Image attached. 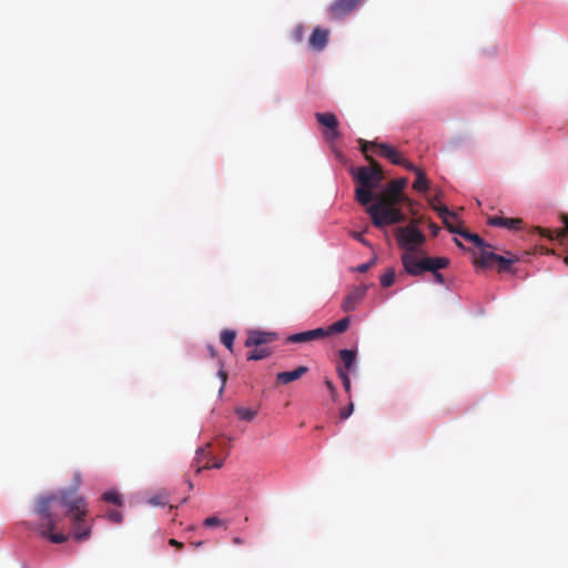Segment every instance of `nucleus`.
<instances>
[{
  "instance_id": "obj_27",
  "label": "nucleus",
  "mask_w": 568,
  "mask_h": 568,
  "mask_svg": "<svg viewBox=\"0 0 568 568\" xmlns=\"http://www.w3.org/2000/svg\"><path fill=\"white\" fill-rule=\"evenodd\" d=\"M235 413L239 416V418L246 420V422L253 420L257 414L256 410L244 408V407H237L235 409Z\"/></svg>"
},
{
  "instance_id": "obj_3",
  "label": "nucleus",
  "mask_w": 568,
  "mask_h": 568,
  "mask_svg": "<svg viewBox=\"0 0 568 568\" xmlns=\"http://www.w3.org/2000/svg\"><path fill=\"white\" fill-rule=\"evenodd\" d=\"M400 260L404 271L412 276H419L426 271L446 268L449 265V260L447 257L426 256L418 258L416 256V252H404Z\"/></svg>"
},
{
  "instance_id": "obj_12",
  "label": "nucleus",
  "mask_w": 568,
  "mask_h": 568,
  "mask_svg": "<svg viewBox=\"0 0 568 568\" xmlns=\"http://www.w3.org/2000/svg\"><path fill=\"white\" fill-rule=\"evenodd\" d=\"M274 333L261 332V331H252L248 333L247 339L245 341L246 347L260 346L267 343H271L275 339Z\"/></svg>"
},
{
  "instance_id": "obj_13",
  "label": "nucleus",
  "mask_w": 568,
  "mask_h": 568,
  "mask_svg": "<svg viewBox=\"0 0 568 568\" xmlns=\"http://www.w3.org/2000/svg\"><path fill=\"white\" fill-rule=\"evenodd\" d=\"M487 223L490 226L519 230L523 225V220L518 217L490 216Z\"/></svg>"
},
{
  "instance_id": "obj_23",
  "label": "nucleus",
  "mask_w": 568,
  "mask_h": 568,
  "mask_svg": "<svg viewBox=\"0 0 568 568\" xmlns=\"http://www.w3.org/2000/svg\"><path fill=\"white\" fill-rule=\"evenodd\" d=\"M430 205L433 207V210H435L438 215L442 217L444 224H447V221H449L448 219L449 217H455V213L454 212H450L447 206L445 205H436L434 200H430Z\"/></svg>"
},
{
  "instance_id": "obj_39",
  "label": "nucleus",
  "mask_w": 568,
  "mask_h": 568,
  "mask_svg": "<svg viewBox=\"0 0 568 568\" xmlns=\"http://www.w3.org/2000/svg\"><path fill=\"white\" fill-rule=\"evenodd\" d=\"M438 271L439 270L429 271V272L433 274L434 280H435L436 283L444 285L445 284V278H444V276Z\"/></svg>"
},
{
  "instance_id": "obj_47",
  "label": "nucleus",
  "mask_w": 568,
  "mask_h": 568,
  "mask_svg": "<svg viewBox=\"0 0 568 568\" xmlns=\"http://www.w3.org/2000/svg\"><path fill=\"white\" fill-rule=\"evenodd\" d=\"M564 262L566 265H568V253H567V256L564 258Z\"/></svg>"
},
{
  "instance_id": "obj_14",
  "label": "nucleus",
  "mask_w": 568,
  "mask_h": 568,
  "mask_svg": "<svg viewBox=\"0 0 568 568\" xmlns=\"http://www.w3.org/2000/svg\"><path fill=\"white\" fill-rule=\"evenodd\" d=\"M562 222L565 224L564 229H558L556 231H551L548 229L537 226L536 232H538L541 236L547 237L550 241L557 240L559 242H562L566 239V236L568 235V215L562 216Z\"/></svg>"
},
{
  "instance_id": "obj_42",
  "label": "nucleus",
  "mask_w": 568,
  "mask_h": 568,
  "mask_svg": "<svg viewBox=\"0 0 568 568\" xmlns=\"http://www.w3.org/2000/svg\"><path fill=\"white\" fill-rule=\"evenodd\" d=\"M429 229H430V231H432L434 236L438 235L439 230H440L439 226L436 223H434V222L429 223Z\"/></svg>"
},
{
  "instance_id": "obj_32",
  "label": "nucleus",
  "mask_w": 568,
  "mask_h": 568,
  "mask_svg": "<svg viewBox=\"0 0 568 568\" xmlns=\"http://www.w3.org/2000/svg\"><path fill=\"white\" fill-rule=\"evenodd\" d=\"M149 503L153 506H165L168 504V498L165 495H156L150 498Z\"/></svg>"
},
{
  "instance_id": "obj_19",
  "label": "nucleus",
  "mask_w": 568,
  "mask_h": 568,
  "mask_svg": "<svg viewBox=\"0 0 568 568\" xmlns=\"http://www.w3.org/2000/svg\"><path fill=\"white\" fill-rule=\"evenodd\" d=\"M339 358L343 363V369L345 372H348L351 371L354 365H355V361H356V353L354 351H351V349H341L339 353Z\"/></svg>"
},
{
  "instance_id": "obj_43",
  "label": "nucleus",
  "mask_w": 568,
  "mask_h": 568,
  "mask_svg": "<svg viewBox=\"0 0 568 568\" xmlns=\"http://www.w3.org/2000/svg\"><path fill=\"white\" fill-rule=\"evenodd\" d=\"M169 545L173 546V547H175L178 549H182L183 548V544L181 541L176 540V539H173V538L169 540Z\"/></svg>"
},
{
  "instance_id": "obj_26",
  "label": "nucleus",
  "mask_w": 568,
  "mask_h": 568,
  "mask_svg": "<svg viewBox=\"0 0 568 568\" xmlns=\"http://www.w3.org/2000/svg\"><path fill=\"white\" fill-rule=\"evenodd\" d=\"M358 144H359V149L361 151L364 153V155H369L368 152L371 150H377L379 151V145L381 143H377V142H372V141H366L364 139H358Z\"/></svg>"
},
{
  "instance_id": "obj_24",
  "label": "nucleus",
  "mask_w": 568,
  "mask_h": 568,
  "mask_svg": "<svg viewBox=\"0 0 568 568\" xmlns=\"http://www.w3.org/2000/svg\"><path fill=\"white\" fill-rule=\"evenodd\" d=\"M236 333L234 331L225 329L221 333V343L232 352Z\"/></svg>"
},
{
  "instance_id": "obj_41",
  "label": "nucleus",
  "mask_w": 568,
  "mask_h": 568,
  "mask_svg": "<svg viewBox=\"0 0 568 568\" xmlns=\"http://www.w3.org/2000/svg\"><path fill=\"white\" fill-rule=\"evenodd\" d=\"M353 237H354L356 241L361 242L362 244H364V245H366V246H369V243H368V241H366V240H365V237L363 236V233H361V232H354V233H353Z\"/></svg>"
},
{
  "instance_id": "obj_20",
  "label": "nucleus",
  "mask_w": 568,
  "mask_h": 568,
  "mask_svg": "<svg viewBox=\"0 0 568 568\" xmlns=\"http://www.w3.org/2000/svg\"><path fill=\"white\" fill-rule=\"evenodd\" d=\"M460 236L467 241L473 242L480 250L479 253L483 250H488L491 247L490 244H487L478 234L471 233L467 230L463 231V233H460Z\"/></svg>"
},
{
  "instance_id": "obj_11",
  "label": "nucleus",
  "mask_w": 568,
  "mask_h": 568,
  "mask_svg": "<svg viewBox=\"0 0 568 568\" xmlns=\"http://www.w3.org/2000/svg\"><path fill=\"white\" fill-rule=\"evenodd\" d=\"M315 118L318 121V123H321L322 125L326 126L329 130L328 138L335 139L338 136V131H337L338 121H337V118L335 116V114H333L331 112H325V113L317 112L315 114Z\"/></svg>"
},
{
  "instance_id": "obj_28",
  "label": "nucleus",
  "mask_w": 568,
  "mask_h": 568,
  "mask_svg": "<svg viewBox=\"0 0 568 568\" xmlns=\"http://www.w3.org/2000/svg\"><path fill=\"white\" fill-rule=\"evenodd\" d=\"M395 282V271L394 268H388L382 276H381V285L383 287H389Z\"/></svg>"
},
{
  "instance_id": "obj_8",
  "label": "nucleus",
  "mask_w": 568,
  "mask_h": 568,
  "mask_svg": "<svg viewBox=\"0 0 568 568\" xmlns=\"http://www.w3.org/2000/svg\"><path fill=\"white\" fill-rule=\"evenodd\" d=\"M364 0H335L327 9L329 19L339 20L353 12Z\"/></svg>"
},
{
  "instance_id": "obj_5",
  "label": "nucleus",
  "mask_w": 568,
  "mask_h": 568,
  "mask_svg": "<svg viewBox=\"0 0 568 568\" xmlns=\"http://www.w3.org/2000/svg\"><path fill=\"white\" fill-rule=\"evenodd\" d=\"M407 184L406 178L392 180L384 192L379 194L375 203L385 205H398L399 203L412 204V201L403 193Z\"/></svg>"
},
{
  "instance_id": "obj_35",
  "label": "nucleus",
  "mask_w": 568,
  "mask_h": 568,
  "mask_svg": "<svg viewBox=\"0 0 568 568\" xmlns=\"http://www.w3.org/2000/svg\"><path fill=\"white\" fill-rule=\"evenodd\" d=\"M325 385L331 394L332 399L336 400L337 389H336L335 385L333 384V382L329 379H326Z\"/></svg>"
},
{
  "instance_id": "obj_48",
  "label": "nucleus",
  "mask_w": 568,
  "mask_h": 568,
  "mask_svg": "<svg viewBox=\"0 0 568 568\" xmlns=\"http://www.w3.org/2000/svg\"><path fill=\"white\" fill-rule=\"evenodd\" d=\"M455 242L458 246H462V243L457 239H455Z\"/></svg>"
},
{
  "instance_id": "obj_6",
  "label": "nucleus",
  "mask_w": 568,
  "mask_h": 568,
  "mask_svg": "<svg viewBox=\"0 0 568 568\" xmlns=\"http://www.w3.org/2000/svg\"><path fill=\"white\" fill-rule=\"evenodd\" d=\"M395 239L404 252H416L417 246L425 243V235L413 224L395 230Z\"/></svg>"
},
{
  "instance_id": "obj_37",
  "label": "nucleus",
  "mask_w": 568,
  "mask_h": 568,
  "mask_svg": "<svg viewBox=\"0 0 568 568\" xmlns=\"http://www.w3.org/2000/svg\"><path fill=\"white\" fill-rule=\"evenodd\" d=\"M446 227L448 229V231L450 233H455V234H459L463 233V231H466L465 229L460 227V226H455L454 224H452L449 221H447V224H445Z\"/></svg>"
},
{
  "instance_id": "obj_29",
  "label": "nucleus",
  "mask_w": 568,
  "mask_h": 568,
  "mask_svg": "<svg viewBox=\"0 0 568 568\" xmlns=\"http://www.w3.org/2000/svg\"><path fill=\"white\" fill-rule=\"evenodd\" d=\"M203 526L206 527V528L222 527V526L224 527V529L227 528V526L225 525L224 520H222L217 516H211V517H207L206 519H204Z\"/></svg>"
},
{
  "instance_id": "obj_33",
  "label": "nucleus",
  "mask_w": 568,
  "mask_h": 568,
  "mask_svg": "<svg viewBox=\"0 0 568 568\" xmlns=\"http://www.w3.org/2000/svg\"><path fill=\"white\" fill-rule=\"evenodd\" d=\"M106 517L109 518L110 521L114 524H120L123 520L122 514L114 509L108 511Z\"/></svg>"
},
{
  "instance_id": "obj_44",
  "label": "nucleus",
  "mask_w": 568,
  "mask_h": 568,
  "mask_svg": "<svg viewBox=\"0 0 568 568\" xmlns=\"http://www.w3.org/2000/svg\"><path fill=\"white\" fill-rule=\"evenodd\" d=\"M219 375H220V377H221V379H222V386H221V389H220V392H222V390H223V388H224V385H225V383H226V378H227V376H226V373H225V372H223V371H220V372H219Z\"/></svg>"
},
{
  "instance_id": "obj_9",
  "label": "nucleus",
  "mask_w": 568,
  "mask_h": 568,
  "mask_svg": "<svg viewBox=\"0 0 568 568\" xmlns=\"http://www.w3.org/2000/svg\"><path fill=\"white\" fill-rule=\"evenodd\" d=\"M367 290H368V285H359V286H355L353 287L348 294L345 296L343 303H342V308L345 311V312H352L356 308V306L358 305V303L364 298V296L366 295L367 293Z\"/></svg>"
},
{
  "instance_id": "obj_25",
  "label": "nucleus",
  "mask_w": 568,
  "mask_h": 568,
  "mask_svg": "<svg viewBox=\"0 0 568 568\" xmlns=\"http://www.w3.org/2000/svg\"><path fill=\"white\" fill-rule=\"evenodd\" d=\"M270 355H271V351L267 347L255 348L247 355V359L248 361H260V359L268 357Z\"/></svg>"
},
{
  "instance_id": "obj_34",
  "label": "nucleus",
  "mask_w": 568,
  "mask_h": 568,
  "mask_svg": "<svg viewBox=\"0 0 568 568\" xmlns=\"http://www.w3.org/2000/svg\"><path fill=\"white\" fill-rule=\"evenodd\" d=\"M354 412V404L351 402L346 407L339 410V418L342 420L347 419Z\"/></svg>"
},
{
  "instance_id": "obj_30",
  "label": "nucleus",
  "mask_w": 568,
  "mask_h": 568,
  "mask_svg": "<svg viewBox=\"0 0 568 568\" xmlns=\"http://www.w3.org/2000/svg\"><path fill=\"white\" fill-rule=\"evenodd\" d=\"M102 499L106 503H112L119 506L122 504L121 496L114 490L105 491L102 496Z\"/></svg>"
},
{
  "instance_id": "obj_15",
  "label": "nucleus",
  "mask_w": 568,
  "mask_h": 568,
  "mask_svg": "<svg viewBox=\"0 0 568 568\" xmlns=\"http://www.w3.org/2000/svg\"><path fill=\"white\" fill-rule=\"evenodd\" d=\"M210 447V444H207L205 447H201L196 450V455L191 464V467L195 469L196 474H200L202 469H206L204 467V464L209 459H214L212 454L207 450Z\"/></svg>"
},
{
  "instance_id": "obj_16",
  "label": "nucleus",
  "mask_w": 568,
  "mask_h": 568,
  "mask_svg": "<svg viewBox=\"0 0 568 568\" xmlns=\"http://www.w3.org/2000/svg\"><path fill=\"white\" fill-rule=\"evenodd\" d=\"M308 368L306 366H298L294 371L291 372H281L276 375L277 383L280 384H288L298 378H301L304 374H306Z\"/></svg>"
},
{
  "instance_id": "obj_36",
  "label": "nucleus",
  "mask_w": 568,
  "mask_h": 568,
  "mask_svg": "<svg viewBox=\"0 0 568 568\" xmlns=\"http://www.w3.org/2000/svg\"><path fill=\"white\" fill-rule=\"evenodd\" d=\"M222 466H223V460H215V462H213V459H209L204 464L205 468H216V469H220Z\"/></svg>"
},
{
  "instance_id": "obj_1",
  "label": "nucleus",
  "mask_w": 568,
  "mask_h": 568,
  "mask_svg": "<svg viewBox=\"0 0 568 568\" xmlns=\"http://www.w3.org/2000/svg\"><path fill=\"white\" fill-rule=\"evenodd\" d=\"M32 511L37 519L28 523V527L53 544H62L69 539L68 535L54 531L67 515L70 516L77 541L87 540L91 535L92 526L85 524L88 503L75 489H61L37 497Z\"/></svg>"
},
{
  "instance_id": "obj_18",
  "label": "nucleus",
  "mask_w": 568,
  "mask_h": 568,
  "mask_svg": "<svg viewBox=\"0 0 568 568\" xmlns=\"http://www.w3.org/2000/svg\"><path fill=\"white\" fill-rule=\"evenodd\" d=\"M327 40H328V32L326 30L316 28V29H314V31L310 38V44L317 50H322L325 48Z\"/></svg>"
},
{
  "instance_id": "obj_22",
  "label": "nucleus",
  "mask_w": 568,
  "mask_h": 568,
  "mask_svg": "<svg viewBox=\"0 0 568 568\" xmlns=\"http://www.w3.org/2000/svg\"><path fill=\"white\" fill-rule=\"evenodd\" d=\"M413 187L414 190H416L417 192H426L429 187V181L428 179L426 178L424 171H417L416 173V179L413 183Z\"/></svg>"
},
{
  "instance_id": "obj_7",
  "label": "nucleus",
  "mask_w": 568,
  "mask_h": 568,
  "mask_svg": "<svg viewBox=\"0 0 568 568\" xmlns=\"http://www.w3.org/2000/svg\"><path fill=\"white\" fill-rule=\"evenodd\" d=\"M507 255L506 257L490 252L489 250H483L475 260V264L480 267H490L496 263L498 272H511L513 264L518 262L519 258L510 252H507Z\"/></svg>"
},
{
  "instance_id": "obj_31",
  "label": "nucleus",
  "mask_w": 568,
  "mask_h": 568,
  "mask_svg": "<svg viewBox=\"0 0 568 568\" xmlns=\"http://www.w3.org/2000/svg\"><path fill=\"white\" fill-rule=\"evenodd\" d=\"M337 374L339 376V378L342 379V383H343V386H344V389L346 393H349L351 392V381H349V377H348V374L347 372H345L341 366L337 367Z\"/></svg>"
},
{
  "instance_id": "obj_45",
  "label": "nucleus",
  "mask_w": 568,
  "mask_h": 568,
  "mask_svg": "<svg viewBox=\"0 0 568 568\" xmlns=\"http://www.w3.org/2000/svg\"><path fill=\"white\" fill-rule=\"evenodd\" d=\"M233 542H234V544H236V545H240V544H242V539H241V538H239V537H235V538L233 539Z\"/></svg>"
},
{
  "instance_id": "obj_10",
  "label": "nucleus",
  "mask_w": 568,
  "mask_h": 568,
  "mask_svg": "<svg viewBox=\"0 0 568 568\" xmlns=\"http://www.w3.org/2000/svg\"><path fill=\"white\" fill-rule=\"evenodd\" d=\"M326 337V332H324V327H318L311 331L300 332L295 334H291L286 338V343L291 344H300V343H310L316 339H322Z\"/></svg>"
},
{
  "instance_id": "obj_38",
  "label": "nucleus",
  "mask_w": 568,
  "mask_h": 568,
  "mask_svg": "<svg viewBox=\"0 0 568 568\" xmlns=\"http://www.w3.org/2000/svg\"><path fill=\"white\" fill-rule=\"evenodd\" d=\"M375 264V260H372L371 262L368 263H364V264H361L357 266V271L359 273H365L367 272L373 265Z\"/></svg>"
},
{
  "instance_id": "obj_2",
  "label": "nucleus",
  "mask_w": 568,
  "mask_h": 568,
  "mask_svg": "<svg viewBox=\"0 0 568 568\" xmlns=\"http://www.w3.org/2000/svg\"><path fill=\"white\" fill-rule=\"evenodd\" d=\"M366 161L369 163V166L351 169V174L358 184L355 189V199L364 206H367L373 201V190L377 189L384 180V173L378 162L372 155H366Z\"/></svg>"
},
{
  "instance_id": "obj_21",
  "label": "nucleus",
  "mask_w": 568,
  "mask_h": 568,
  "mask_svg": "<svg viewBox=\"0 0 568 568\" xmlns=\"http://www.w3.org/2000/svg\"><path fill=\"white\" fill-rule=\"evenodd\" d=\"M349 326V317H344L334 324L329 325L327 328H324L326 332V337L332 334L344 333Z\"/></svg>"
},
{
  "instance_id": "obj_17",
  "label": "nucleus",
  "mask_w": 568,
  "mask_h": 568,
  "mask_svg": "<svg viewBox=\"0 0 568 568\" xmlns=\"http://www.w3.org/2000/svg\"><path fill=\"white\" fill-rule=\"evenodd\" d=\"M378 152H379V155L386 158L395 165H399L400 163H404V158L390 144L381 143Z\"/></svg>"
},
{
  "instance_id": "obj_46",
  "label": "nucleus",
  "mask_w": 568,
  "mask_h": 568,
  "mask_svg": "<svg viewBox=\"0 0 568 568\" xmlns=\"http://www.w3.org/2000/svg\"><path fill=\"white\" fill-rule=\"evenodd\" d=\"M202 544H203L202 541H199V542H192V545H193L194 547H200V546H202Z\"/></svg>"
},
{
  "instance_id": "obj_4",
  "label": "nucleus",
  "mask_w": 568,
  "mask_h": 568,
  "mask_svg": "<svg viewBox=\"0 0 568 568\" xmlns=\"http://www.w3.org/2000/svg\"><path fill=\"white\" fill-rule=\"evenodd\" d=\"M366 212L369 214L373 224L379 229L406 221V215L397 205L373 203L367 205Z\"/></svg>"
},
{
  "instance_id": "obj_40",
  "label": "nucleus",
  "mask_w": 568,
  "mask_h": 568,
  "mask_svg": "<svg viewBox=\"0 0 568 568\" xmlns=\"http://www.w3.org/2000/svg\"><path fill=\"white\" fill-rule=\"evenodd\" d=\"M399 165L404 166L408 171L417 173V171H420V169L416 168L412 162L404 159V163H400Z\"/></svg>"
}]
</instances>
